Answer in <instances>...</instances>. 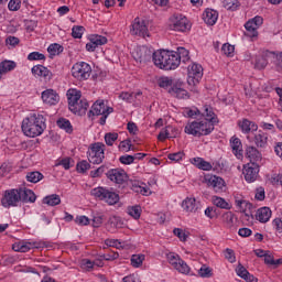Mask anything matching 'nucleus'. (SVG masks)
Segmentation results:
<instances>
[{
  "label": "nucleus",
  "instance_id": "obj_39",
  "mask_svg": "<svg viewBox=\"0 0 282 282\" xmlns=\"http://www.w3.org/2000/svg\"><path fill=\"white\" fill-rule=\"evenodd\" d=\"M175 54L180 57V63H188L191 61L189 52L185 47H178Z\"/></svg>",
  "mask_w": 282,
  "mask_h": 282
},
{
  "label": "nucleus",
  "instance_id": "obj_35",
  "mask_svg": "<svg viewBox=\"0 0 282 282\" xmlns=\"http://www.w3.org/2000/svg\"><path fill=\"white\" fill-rule=\"evenodd\" d=\"M245 28H246V32H245V36H249L250 39H254V36H258V32H257V30H259L258 29V26H256L254 24H253V22H251L250 20L245 24Z\"/></svg>",
  "mask_w": 282,
  "mask_h": 282
},
{
  "label": "nucleus",
  "instance_id": "obj_43",
  "mask_svg": "<svg viewBox=\"0 0 282 282\" xmlns=\"http://www.w3.org/2000/svg\"><path fill=\"white\" fill-rule=\"evenodd\" d=\"M223 6L224 8H226V10H230L231 12H235V10L239 8V0H224Z\"/></svg>",
  "mask_w": 282,
  "mask_h": 282
},
{
  "label": "nucleus",
  "instance_id": "obj_18",
  "mask_svg": "<svg viewBox=\"0 0 282 282\" xmlns=\"http://www.w3.org/2000/svg\"><path fill=\"white\" fill-rule=\"evenodd\" d=\"M208 186L213 187V191H215V193H223L226 188V182L224 181V178L214 175L208 178Z\"/></svg>",
  "mask_w": 282,
  "mask_h": 282
},
{
  "label": "nucleus",
  "instance_id": "obj_11",
  "mask_svg": "<svg viewBox=\"0 0 282 282\" xmlns=\"http://www.w3.org/2000/svg\"><path fill=\"white\" fill-rule=\"evenodd\" d=\"M31 72L33 76H35V78H42L44 83H50V80L54 78V74H52V70L43 65L33 66Z\"/></svg>",
  "mask_w": 282,
  "mask_h": 282
},
{
  "label": "nucleus",
  "instance_id": "obj_25",
  "mask_svg": "<svg viewBox=\"0 0 282 282\" xmlns=\"http://www.w3.org/2000/svg\"><path fill=\"white\" fill-rule=\"evenodd\" d=\"M102 115H105V101L97 100L91 106V109L88 111V118H94V116H102Z\"/></svg>",
  "mask_w": 282,
  "mask_h": 282
},
{
  "label": "nucleus",
  "instance_id": "obj_42",
  "mask_svg": "<svg viewBox=\"0 0 282 282\" xmlns=\"http://www.w3.org/2000/svg\"><path fill=\"white\" fill-rule=\"evenodd\" d=\"M127 213L128 215H130V217H133V219H138L142 215V208L135 205L132 207H128Z\"/></svg>",
  "mask_w": 282,
  "mask_h": 282
},
{
  "label": "nucleus",
  "instance_id": "obj_54",
  "mask_svg": "<svg viewBox=\"0 0 282 282\" xmlns=\"http://www.w3.org/2000/svg\"><path fill=\"white\" fill-rule=\"evenodd\" d=\"M28 61H45V55L39 52H32L28 55Z\"/></svg>",
  "mask_w": 282,
  "mask_h": 282
},
{
  "label": "nucleus",
  "instance_id": "obj_37",
  "mask_svg": "<svg viewBox=\"0 0 282 282\" xmlns=\"http://www.w3.org/2000/svg\"><path fill=\"white\" fill-rule=\"evenodd\" d=\"M41 180H43V174L39 171L29 172L26 174V182H31V184H37Z\"/></svg>",
  "mask_w": 282,
  "mask_h": 282
},
{
  "label": "nucleus",
  "instance_id": "obj_36",
  "mask_svg": "<svg viewBox=\"0 0 282 282\" xmlns=\"http://www.w3.org/2000/svg\"><path fill=\"white\" fill-rule=\"evenodd\" d=\"M213 204L214 206H217V208H223L225 210H230L232 206L226 199L218 197V196H213Z\"/></svg>",
  "mask_w": 282,
  "mask_h": 282
},
{
  "label": "nucleus",
  "instance_id": "obj_60",
  "mask_svg": "<svg viewBox=\"0 0 282 282\" xmlns=\"http://www.w3.org/2000/svg\"><path fill=\"white\" fill-rule=\"evenodd\" d=\"M75 224H77V226H89V218L87 216H77Z\"/></svg>",
  "mask_w": 282,
  "mask_h": 282
},
{
  "label": "nucleus",
  "instance_id": "obj_24",
  "mask_svg": "<svg viewBox=\"0 0 282 282\" xmlns=\"http://www.w3.org/2000/svg\"><path fill=\"white\" fill-rule=\"evenodd\" d=\"M219 19V13L213 9H206L203 13V20L207 25H215Z\"/></svg>",
  "mask_w": 282,
  "mask_h": 282
},
{
  "label": "nucleus",
  "instance_id": "obj_8",
  "mask_svg": "<svg viewBox=\"0 0 282 282\" xmlns=\"http://www.w3.org/2000/svg\"><path fill=\"white\" fill-rule=\"evenodd\" d=\"M72 75L77 80H87L91 76V66L85 62L76 63L72 67Z\"/></svg>",
  "mask_w": 282,
  "mask_h": 282
},
{
  "label": "nucleus",
  "instance_id": "obj_58",
  "mask_svg": "<svg viewBox=\"0 0 282 282\" xmlns=\"http://www.w3.org/2000/svg\"><path fill=\"white\" fill-rule=\"evenodd\" d=\"M105 171H107L106 165H101L97 170L90 171V177H101Z\"/></svg>",
  "mask_w": 282,
  "mask_h": 282
},
{
  "label": "nucleus",
  "instance_id": "obj_13",
  "mask_svg": "<svg viewBox=\"0 0 282 282\" xmlns=\"http://www.w3.org/2000/svg\"><path fill=\"white\" fill-rule=\"evenodd\" d=\"M180 67V55L175 53V51H167L165 65H163V69L171 70V69H177Z\"/></svg>",
  "mask_w": 282,
  "mask_h": 282
},
{
  "label": "nucleus",
  "instance_id": "obj_26",
  "mask_svg": "<svg viewBox=\"0 0 282 282\" xmlns=\"http://www.w3.org/2000/svg\"><path fill=\"white\" fill-rule=\"evenodd\" d=\"M182 208L186 213H197L199 210V203L195 198H186L182 203Z\"/></svg>",
  "mask_w": 282,
  "mask_h": 282
},
{
  "label": "nucleus",
  "instance_id": "obj_30",
  "mask_svg": "<svg viewBox=\"0 0 282 282\" xmlns=\"http://www.w3.org/2000/svg\"><path fill=\"white\" fill-rule=\"evenodd\" d=\"M194 166H197V169H200V171H212L213 170V165L208 162L205 161L202 158H195L193 159Z\"/></svg>",
  "mask_w": 282,
  "mask_h": 282
},
{
  "label": "nucleus",
  "instance_id": "obj_41",
  "mask_svg": "<svg viewBox=\"0 0 282 282\" xmlns=\"http://www.w3.org/2000/svg\"><path fill=\"white\" fill-rule=\"evenodd\" d=\"M198 275L202 276V279H210V276H213V269L206 264H203L198 270Z\"/></svg>",
  "mask_w": 282,
  "mask_h": 282
},
{
  "label": "nucleus",
  "instance_id": "obj_4",
  "mask_svg": "<svg viewBox=\"0 0 282 282\" xmlns=\"http://www.w3.org/2000/svg\"><path fill=\"white\" fill-rule=\"evenodd\" d=\"M90 195L96 197V199H100L101 202H106L109 206H113L120 202V195L116 192L109 191L105 187H95L91 189Z\"/></svg>",
  "mask_w": 282,
  "mask_h": 282
},
{
  "label": "nucleus",
  "instance_id": "obj_59",
  "mask_svg": "<svg viewBox=\"0 0 282 282\" xmlns=\"http://www.w3.org/2000/svg\"><path fill=\"white\" fill-rule=\"evenodd\" d=\"M10 171H12V165H10V163H3L0 166V177L8 175V173H10Z\"/></svg>",
  "mask_w": 282,
  "mask_h": 282
},
{
  "label": "nucleus",
  "instance_id": "obj_34",
  "mask_svg": "<svg viewBox=\"0 0 282 282\" xmlns=\"http://www.w3.org/2000/svg\"><path fill=\"white\" fill-rule=\"evenodd\" d=\"M12 248L15 252H28L32 248H36V246L32 242H19L18 245H13Z\"/></svg>",
  "mask_w": 282,
  "mask_h": 282
},
{
  "label": "nucleus",
  "instance_id": "obj_10",
  "mask_svg": "<svg viewBox=\"0 0 282 282\" xmlns=\"http://www.w3.org/2000/svg\"><path fill=\"white\" fill-rule=\"evenodd\" d=\"M243 175L246 182H257V177H259V163H247L243 166Z\"/></svg>",
  "mask_w": 282,
  "mask_h": 282
},
{
  "label": "nucleus",
  "instance_id": "obj_40",
  "mask_svg": "<svg viewBox=\"0 0 282 282\" xmlns=\"http://www.w3.org/2000/svg\"><path fill=\"white\" fill-rule=\"evenodd\" d=\"M57 127H59V129H64L66 133H72V131H74V129L72 128V122H69V120L65 118H61L57 120Z\"/></svg>",
  "mask_w": 282,
  "mask_h": 282
},
{
  "label": "nucleus",
  "instance_id": "obj_51",
  "mask_svg": "<svg viewBox=\"0 0 282 282\" xmlns=\"http://www.w3.org/2000/svg\"><path fill=\"white\" fill-rule=\"evenodd\" d=\"M159 87H162L163 89H167V87H173V79L170 77H161L159 79Z\"/></svg>",
  "mask_w": 282,
  "mask_h": 282
},
{
  "label": "nucleus",
  "instance_id": "obj_23",
  "mask_svg": "<svg viewBox=\"0 0 282 282\" xmlns=\"http://www.w3.org/2000/svg\"><path fill=\"white\" fill-rule=\"evenodd\" d=\"M270 217H272V209H270V207H262L257 210L256 219L260 221V224H268Z\"/></svg>",
  "mask_w": 282,
  "mask_h": 282
},
{
  "label": "nucleus",
  "instance_id": "obj_14",
  "mask_svg": "<svg viewBox=\"0 0 282 282\" xmlns=\"http://www.w3.org/2000/svg\"><path fill=\"white\" fill-rule=\"evenodd\" d=\"M131 34L135 36H147V32H149V28H147V22L144 20H140V18H135L131 25Z\"/></svg>",
  "mask_w": 282,
  "mask_h": 282
},
{
  "label": "nucleus",
  "instance_id": "obj_27",
  "mask_svg": "<svg viewBox=\"0 0 282 282\" xmlns=\"http://www.w3.org/2000/svg\"><path fill=\"white\" fill-rule=\"evenodd\" d=\"M169 94H171V96H174V98H180L183 100H186L188 98V91L178 86H172L169 89Z\"/></svg>",
  "mask_w": 282,
  "mask_h": 282
},
{
  "label": "nucleus",
  "instance_id": "obj_2",
  "mask_svg": "<svg viewBox=\"0 0 282 282\" xmlns=\"http://www.w3.org/2000/svg\"><path fill=\"white\" fill-rule=\"evenodd\" d=\"M46 128L47 126L45 124V117L43 115L32 113L22 121V133L26 138H39V135H43V131Z\"/></svg>",
  "mask_w": 282,
  "mask_h": 282
},
{
  "label": "nucleus",
  "instance_id": "obj_57",
  "mask_svg": "<svg viewBox=\"0 0 282 282\" xmlns=\"http://www.w3.org/2000/svg\"><path fill=\"white\" fill-rule=\"evenodd\" d=\"M135 97V93H121L119 95V98H121V100H126V102H133Z\"/></svg>",
  "mask_w": 282,
  "mask_h": 282
},
{
  "label": "nucleus",
  "instance_id": "obj_62",
  "mask_svg": "<svg viewBox=\"0 0 282 282\" xmlns=\"http://www.w3.org/2000/svg\"><path fill=\"white\" fill-rule=\"evenodd\" d=\"M167 158L172 161V162H180V160H182V158H184V152L180 151V152H175V153H170L167 155Z\"/></svg>",
  "mask_w": 282,
  "mask_h": 282
},
{
  "label": "nucleus",
  "instance_id": "obj_53",
  "mask_svg": "<svg viewBox=\"0 0 282 282\" xmlns=\"http://www.w3.org/2000/svg\"><path fill=\"white\" fill-rule=\"evenodd\" d=\"M221 52L225 54V56H232V54H235V46L231 44H224Z\"/></svg>",
  "mask_w": 282,
  "mask_h": 282
},
{
  "label": "nucleus",
  "instance_id": "obj_22",
  "mask_svg": "<svg viewBox=\"0 0 282 282\" xmlns=\"http://www.w3.org/2000/svg\"><path fill=\"white\" fill-rule=\"evenodd\" d=\"M253 142L258 149H265L268 147V133L259 130L253 135Z\"/></svg>",
  "mask_w": 282,
  "mask_h": 282
},
{
  "label": "nucleus",
  "instance_id": "obj_63",
  "mask_svg": "<svg viewBox=\"0 0 282 282\" xmlns=\"http://www.w3.org/2000/svg\"><path fill=\"white\" fill-rule=\"evenodd\" d=\"M119 149L120 151H126V153L129 152V150L131 149V140L128 139L121 141L119 144Z\"/></svg>",
  "mask_w": 282,
  "mask_h": 282
},
{
  "label": "nucleus",
  "instance_id": "obj_52",
  "mask_svg": "<svg viewBox=\"0 0 282 282\" xmlns=\"http://www.w3.org/2000/svg\"><path fill=\"white\" fill-rule=\"evenodd\" d=\"M90 40L97 47L100 45H107V39L102 35H93Z\"/></svg>",
  "mask_w": 282,
  "mask_h": 282
},
{
  "label": "nucleus",
  "instance_id": "obj_46",
  "mask_svg": "<svg viewBox=\"0 0 282 282\" xmlns=\"http://www.w3.org/2000/svg\"><path fill=\"white\" fill-rule=\"evenodd\" d=\"M48 54H52L53 56H56L58 54H62L63 46L61 44L54 43L51 44L47 48Z\"/></svg>",
  "mask_w": 282,
  "mask_h": 282
},
{
  "label": "nucleus",
  "instance_id": "obj_6",
  "mask_svg": "<svg viewBox=\"0 0 282 282\" xmlns=\"http://www.w3.org/2000/svg\"><path fill=\"white\" fill-rule=\"evenodd\" d=\"M21 204V194L19 193V188H12L4 191L1 205L3 208H14Z\"/></svg>",
  "mask_w": 282,
  "mask_h": 282
},
{
  "label": "nucleus",
  "instance_id": "obj_61",
  "mask_svg": "<svg viewBox=\"0 0 282 282\" xmlns=\"http://www.w3.org/2000/svg\"><path fill=\"white\" fill-rule=\"evenodd\" d=\"M19 43H20V40L17 36L10 35L6 39V44L10 45L11 47H17V45H19Z\"/></svg>",
  "mask_w": 282,
  "mask_h": 282
},
{
  "label": "nucleus",
  "instance_id": "obj_32",
  "mask_svg": "<svg viewBox=\"0 0 282 282\" xmlns=\"http://www.w3.org/2000/svg\"><path fill=\"white\" fill-rule=\"evenodd\" d=\"M17 68V63L13 61H3L0 63V75L8 74V72H12Z\"/></svg>",
  "mask_w": 282,
  "mask_h": 282
},
{
  "label": "nucleus",
  "instance_id": "obj_33",
  "mask_svg": "<svg viewBox=\"0 0 282 282\" xmlns=\"http://www.w3.org/2000/svg\"><path fill=\"white\" fill-rule=\"evenodd\" d=\"M42 204H46V206H58L61 204V196L58 194L45 196Z\"/></svg>",
  "mask_w": 282,
  "mask_h": 282
},
{
  "label": "nucleus",
  "instance_id": "obj_16",
  "mask_svg": "<svg viewBox=\"0 0 282 282\" xmlns=\"http://www.w3.org/2000/svg\"><path fill=\"white\" fill-rule=\"evenodd\" d=\"M18 191L20 193V202H22V204H34V202H36V194H34V191L26 187H20Z\"/></svg>",
  "mask_w": 282,
  "mask_h": 282
},
{
  "label": "nucleus",
  "instance_id": "obj_55",
  "mask_svg": "<svg viewBox=\"0 0 282 282\" xmlns=\"http://www.w3.org/2000/svg\"><path fill=\"white\" fill-rule=\"evenodd\" d=\"M106 246L120 250V248H122V242H120L118 239H106Z\"/></svg>",
  "mask_w": 282,
  "mask_h": 282
},
{
  "label": "nucleus",
  "instance_id": "obj_64",
  "mask_svg": "<svg viewBox=\"0 0 282 282\" xmlns=\"http://www.w3.org/2000/svg\"><path fill=\"white\" fill-rule=\"evenodd\" d=\"M272 225L278 232H282V219L281 218L273 219Z\"/></svg>",
  "mask_w": 282,
  "mask_h": 282
},
{
  "label": "nucleus",
  "instance_id": "obj_50",
  "mask_svg": "<svg viewBox=\"0 0 282 282\" xmlns=\"http://www.w3.org/2000/svg\"><path fill=\"white\" fill-rule=\"evenodd\" d=\"M118 140V133L116 132H108L105 134V142L108 147H113V142Z\"/></svg>",
  "mask_w": 282,
  "mask_h": 282
},
{
  "label": "nucleus",
  "instance_id": "obj_29",
  "mask_svg": "<svg viewBox=\"0 0 282 282\" xmlns=\"http://www.w3.org/2000/svg\"><path fill=\"white\" fill-rule=\"evenodd\" d=\"M223 224L229 230H235V214L232 212H226L223 214Z\"/></svg>",
  "mask_w": 282,
  "mask_h": 282
},
{
  "label": "nucleus",
  "instance_id": "obj_31",
  "mask_svg": "<svg viewBox=\"0 0 282 282\" xmlns=\"http://www.w3.org/2000/svg\"><path fill=\"white\" fill-rule=\"evenodd\" d=\"M235 205L241 213H246V210H252V208H254V206H252V203L246 199H239L238 197H236L235 199Z\"/></svg>",
  "mask_w": 282,
  "mask_h": 282
},
{
  "label": "nucleus",
  "instance_id": "obj_5",
  "mask_svg": "<svg viewBox=\"0 0 282 282\" xmlns=\"http://www.w3.org/2000/svg\"><path fill=\"white\" fill-rule=\"evenodd\" d=\"M106 145L102 142L91 143L87 151V158L90 164H102L105 160Z\"/></svg>",
  "mask_w": 282,
  "mask_h": 282
},
{
  "label": "nucleus",
  "instance_id": "obj_49",
  "mask_svg": "<svg viewBox=\"0 0 282 282\" xmlns=\"http://www.w3.org/2000/svg\"><path fill=\"white\" fill-rule=\"evenodd\" d=\"M144 261V254H133L131 258V265L133 268H140Z\"/></svg>",
  "mask_w": 282,
  "mask_h": 282
},
{
  "label": "nucleus",
  "instance_id": "obj_38",
  "mask_svg": "<svg viewBox=\"0 0 282 282\" xmlns=\"http://www.w3.org/2000/svg\"><path fill=\"white\" fill-rule=\"evenodd\" d=\"M184 113L185 116H187V118H202V113H204V108L202 110H199L198 108H186Z\"/></svg>",
  "mask_w": 282,
  "mask_h": 282
},
{
  "label": "nucleus",
  "instance_id": "obj_56",
  "mask_svg": "<svg viewBox=\"0 0 282 282\" xmlns=\"http://www.w3.org/2000/svg\"><path fill=\"white\" fill-rule=\"evenodd\" d=\"M119 162L126 165L133 164L134 158L133 155L124 154L119 158Z\"/></svg>",
  "mask_w": 282,
  "mask_h": 282
},
{
  "label": "nucleus",
  "instance_id": "obj_47",
  "mask_svg": "<svg viewBox=\"0 0 282 282\" xmlns=\"http://www.w3.org/2000/svg\"><path fill=\"white\" fill-rule=\"evenodd\" d=\"M76 169H77V173H87V171L91 169V165L86 160H83L77 163Z\"/></svg>",
  "mask_w": 282,
  "mask_h": 282
},
{
  "label": "nucleus",
  "instance_id": "obj_7",
  "mask_svg": "<svg viewBox=\"0 0 282 282\" xmlns=\"http://www.w3.org/2000/svg\"><path fill=\"white\" fill-rule=\"evenodd\" d=\"M170 30L174 32H187L191 30L188 19L180 13H175L170 18Z\"/></svg>",
  "mask_w": 282,
  "mask_h": 282
},
{
  "label": "nucleus",
  "instance_id": "obj_28",
  "mask_svg": "<svg viewBox=\"0 0 282 282\" xmlns=\"http://www.w3.org/2000/svg\"><path fill=\"white\" fill-rule=\"evenodd\" d=\"M238 124H239L242 133H250V131H257V129H259V126H257V123H254L248 119H243Z\"/></svg>",
  "mask_w": 282,
  "mask_h": 282
},
{
  "label": "nucleus",
  "instance_id": "obj_19",
  "mask_svg": "<svg viewBox=\"0 0 282 282\" xmlns=\"http://www.w3.org/2000/svg\"><path fill=\"white\" fill-rule=\"evenodd\" d=\"M169 51H156L152 55V61L159 69H164V65H166V56Z\"/></svg>",
  "mask_w": 282,
  "mask_h": 282
},
{
  "label": "nucleus",
  "instance_id": "obj_17",
  "mask_svg": "<svg viewBox=\"0 0 282 282\" xmlns=\"http://www.w3.org/2000/svg\"><path fill=\"white\" fill-rule=\"evenodd\" d=\"M42 100L45 105L54 106L58 105L61 96H58L54 89H46L42 93Z\"/></svg>",
  "mask_w": 282,
  "mask_h": 282
},
{
  "label": "nucleus",
  "instance_id": "obj_9",
  "mask_svg": "<svg viewBox=\"0 0 282 282\" xmlns=\"http://www.w3.org/2000/svg\"><path fill=\"white\" fill-rule=\"evenodd\" d=\"M106 177L110 180V182H113L115 184H124L129 176L127 175V172L122 169H111L106 173Z\"/></svg>",
  "mask_w": 282,
  "mask_h": 282
},
{
  "label": "nucleus",
  "instance_id": "obj_20",
  "mask_svg": "<svg viewBox=\"0 0 282 282\" xmlns=\"http://www.w3.org/2000/svg\"><path fill=\"white\" fill-rule=\"evenodd\" d=\"M236 273L238 274V276H240V279H243V281H246V282H258L259 281V279H257L256 276L250 274L248 269H246V267H243V264H241V263H238V265L236 268Z\"/></svg>",
  "mask_w": 282,
  "mask_h": 282
},
{
  "label": "nucleus",
  "instance_id": "obj_44",
  "mask_svg": "<svg viewBox=\"0 0 282 282\" xmlns=\"http://www.w3.org/2000/svg\"><path fill=\"white\" fill-rule=\"evenodd\" d=\"M83 34H85V26L83 25H74L72 29L73 39H83Z\"/></svg>",
  "mask_w": 282,
  "mask_h": 282
},
{
  "label": "nucleus",
  "instance_id": "obj_3",
  "mask_svg": "<svg viewBox=\"0 0 282 282\" xmlns=\"http://www.w3.org/2000/svg\"><path fill=\"white\" fill-rule=\"evenodd\" d=\"M67 99H68V109L75 116H85L87 113V109H89V101L87 99L82 98L80 90L76 88H70L67 90Z\"/></svg>",
  "mask_w": 282,
  "mask_h": 282
},
{
  "label": "nucleus",
  "instance_id": "obj_21",
  "mask_svg": "<svg viewBox=\"0 0 282 282\" xmlns=\"http://www.w3.org/2000/svg\"><path fill=\"white\" fill-rule=\"evenodd\" d=\"M230 147L234 155H236L238 160H241V158H243V145L241 144V139L232 137L230 139Z\"/></svg>",
  "mask_w": 282,
  "mask_h": 282
},
{
  "label": "nucleus",
  "instance_id": "obj_1",
  "mask_svg": "<svg viewBox=\"0 0 282 282\" xmlns=\"http://www.w3.org/2000/svg\"><path fill=\"white\" fill-rule=\"evenodd\" d=\"M215 124H219V119L215 116L213 107L205 105L202 117L185 126V133L187 135H194V138L210 135L215 131Z\"/></svg>",
  "mask_w": 282,
  "mask_h": 282
},
{
  "label": "nucleus",
  "instance_id": "obj_15",
  "mask_svg": "<svg viewBox=\"0 0 282 282\" xmlns=\"http://www.w3.org/2000/svg\"><path fill=\"white\" fill-rule=\"evenodd\" d=\"M246 158L249 160V164H259L263 160V154L254 145L246 148Z\"/></svg>",
  "mask_w": 282,
  "mask_h": 282
},
{
  "label": "nucleus",
  "instance_id": "obj_45",
  "mask_svg": "<svg viewBox=\"0 0 282 282\" xmlns=\"http://www.w3.org/2000/svg\"><path fill=\"white\" fill-rule=\"evenodd\" d=\"M174 269L177 270V272H181V274H188V272H191V267H188V264L182 259Z\"/></svg>",
  "mask_w": 282,
  "mask_h": 282
},
{
  "label": "nucleus",
  "instance_id": "obj_48",
  "mask_svg": "<svg viewBox=\"0 0 282 282\" xmlns=\"http://www.w3.org/2000/svg\"><path fill=\"white\" fill-rule=\"evenodd\" d=\"M265 67H268V59H265V57H263V56L256 57L254 68L256 69H265Z\"/></svg>",
  "mask_w": 282,
  "mask_h": 282
},
{
  "label": "nucleus",
  "instance_id": "obj_12",
  "mask_svg": "<svg viewBox=\"0 0 282 282\" xmlns=\"http://www.w3.org/2000/svg\"><path fill=\"white\" fill-rule=\"evenodd\" d=\"M188 83H199L204 76V68L199 64H192L187 69Z\"/></svg>",
  "mask_w": 282,
  "mask_h": 282
}]
</instances>
